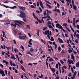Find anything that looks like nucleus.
<instances>
[{
	"mask_svg": "<svg viewBox=\"0 0 79 79\" xmlns=\"http://www.w3.org/2000/svg\"><path fill=\"white\" fill-rule=\"evenodd\" d=\"M43 33L44 34H45V35H47V37H48L49 39H50V35H52V31H50L49 30H46L45 31V32H43Z\"/></svg>",
	"mask_w": 79,
	"mask_h": 79,
	"instance_id": "1",
	"label": "nucleus"
},
{
	"mask_svg": "<svg viewBox=\"0 0 79 79\" xmlns=\"http://www.w3.org/2000/svg\"><path fill=\"white\" fill-rule=\"evenodd\" d=\"M56 26L57 28H58L61 30H63V32L64 33L66 32V31L64 30L63 27L60 25L59 23H56Z\"/></svg>",
	"mask_w": 79,
	"mask_h": 79,
	"instance_id": "2",
	"label": "nucleus"
},
{
	"mask_svg": "<svg viewBox=\"0 0 79 79\" xmlns=\"http://www.w3.org/2000/svg\"><path fill=\"white\" fill-rule=\"evenodd\" d=\"M20 17L22 18H26V13L23 12H20Z\"/></svg>",
	"mask_w": 79,
	"mask_h": 79,
	"instance_id": "3",
	"label": "nucleus"
},
{
	"mask_svg": "<svg viewBox=\"0 0 79 79\" xmlns=\"http://www.w3.org/2000/svg\"><path fill=\"white\" fill-rule=\"evenodd\" d=\"M15 22H16V23H19V24H20L21 25H22V23H23V24H24V22L21 20H15Z\"/></svg>",
	"mask_w": 79,
	"mask_h": 79,
	"instance_id": "4",
	"label": "nucleus"
},
{
	"mask_svg": "<svg viewBox=\"0 0 79 79\" xmlns=\"http://www.w3.org/2000/svg\"><path fill=\"white\" fill-rule=\"evenodd\" d=\"M67 62L68 63H69V64H71V63H72V64H74V62H73V60H71L70 61L69 60V59L68 60Z\"/></svg>",
	"mask_w": 79,
	"mask_h": 79,
	"instance_id": "5",
	"label": "nucleus"
},
{
	"mask_svg": "<svg viewBox=\"0 0 79 79\" xmlns=\"http://www.w3.org/2000/svg\"><path fill=\"white\" fill-rule=\"evenodd\" d=\"M16 25H17L19 27H21L20 26H19V24H18V23H15V24H13V23H11L10 24V26H14L15 27H16Z\"/></svg>",
	"mask_w": 79,
	"mask_h": 79,
	"instance_id": "6",
	"label": "nucleus"
},
{
	"mask_svg": "<svg viewBox=\"0 0 79 79\" xmlns=\"http://www.w3.org/2000/svg\"><path fill=\"white\" fill-rule=\"evenodd\" d=\"M2 62H3V63H6V66H8V63H9L8 62L6 61L5 60H2Z\"/></svg>",
	"mask_w": 79,
	"mask_h": 79,
	"instance_id": "7",
	"label": "nucleus"
},
{
	"mask_svg": "<svg viewBox=\"0 0 79 79\" xmlns=\"http://www.w3.org/2000/svg\"><path fill=\"white\" fill-rule=\"evenodd\" d=\"M71 59L73 60V61H75V60H74V59H75V57L73 55V54H72L71 55Z\"/></svg>",
	"mask_w": 79,
	"mask_h": 79,
	"instance_id": "8",
	"label": "nucleus"
},
{
	"mask_svg": "<svg viewBox=\"0 0 79 79\" xmlns=\"http://www.w3.org/2000/svg\"><path fill=\"white\" fill-rule=\"evenodd\" d=\"M58 40L60 41V43H61V44H63V41L61 40V39L59 38H58Z\"/></svg>",
	"mask_w": 79,
	"mask_h": 79,
	"instance_id": "9",
	"label": "nucleus"
},
{
	"mask_svg": "<svg viewBox=\"0 0 79 79\" xmlns=\"http://www.w3.org/2000/svg\"><path fill=\"white\" fill-rule=\"evenodd\" d=\"M31 41H32V39H30L29 40V42H28L29 44L30 45H32V43H31Z\"/></svg>",
	"mask_w": 79,
	"mask_h": 79,
	"instance_id": "10",
	"label": "nucleus"
},
{
	"mask_svg": "<svg viewBox=\"0 0 79 79\" xmlns=\"http://www.w3.org/2000/svg\"><path fill=\"white\" fill-rule=\"evenodd\" d=\"M19 8H20V10H26V8H25V7H21V6H20L19 7Z\"/></svg>",
	"mask_w": 79,
	"mask_h": 79,
	"instance_id": "11",
	"label": "nucleus"
},
{
	"mask_svg": "<svg viewBox=\"0 0 79 79\" xmlns=\"http://www.w3.org/2000/svg\"><path fill=\"white\" fill-rule=\"evenodd\" d=\"M26 53L27 54H29V55H31V56H33V55L30 53V51H27Z\"/></svg>",
	"mask_w": 79,
	"mask_h": 79,
	"instance_id": "12",
	"label": "nucleus"
},
{
	"mask_svg": "<svg viewBox=\"0 0 79 79\" xmlns=\"http://www.w3.org/2000/svg\"><path fill=\"white\" fill-rule=\"evenodd\" d=\"M21 69H22V70L23 71H25V69H24V67H23V65H21Z\"/></svg>",
	"mask_w": 79,
	"mask_h": 79,
	"instance_id": "13",
	"label": "nucleus"
},
{
	"mask_svg": "<svg viewBox=\"0 0 79 79\" xmlns=\"http://www.w3.org/2000/svg\"><path fill=\"white\" fill-rule=\"evenodd\" d=\"M3 47H4V48H3ZM1 48H2L3 49H5V48H6L5 45H4L3 46H2V45H1Z\"/></svg>",
	"mask_w": 79,
	"mask_h": 79,
	"instance_id": "14",
	"label": "nucleus"
},
{
	"mask_svg": "<svg viewBox=\"0 0 79 79\" xmlns=\"http://www.w3.org/2000/svg\"><path fill=\"white\" fill-rule=\"evenodd\" d=\"M61 50V48L60 46H59L58 48V52H60Z\"/></svg>",
	"mask_w": 79,
	"mask_h": 79,
	"instance_id": "15",
	"label": "nucleus"
},
{
	"mask_svg": "<svg viewBox=\"0 0 79 79\" xmlns=\"http://www.w3.org/2000/svg\"><path fill=\"white\" fill-rule=\"evenodd\" d=\"M10 58L12 59H14V60H16V57H15L14 55H12V56H10Z\"/></svg>",
	"mask_w": 79,
	"mask_h": 79,
	"instance_id": "16",
	"label": "nucleus"
},
{
	"mask_svg": "<svg viewBox=\"0 0 79 79\" xmlns=\"http://www.w3.org/2000/svg\"><path fill=\"white\" fill-rule=\"evenodd\" d=\"M3 73H4V71L3 70H1L0 71V74H2Z\"/></svg>",
	"mask_w": 79,
	"mask_h": 79,
	"instance_id": "17",
	"label": "nucleus"
},
{
	"mask_svg": "<svg viewBox=\"0 0 79 79\" xmlns=\"http://www.w3.org/2000/svg\"><path fill=\"white\" fill-rule=\"evenodd\" d=\"M61 53L63 54V53H65L66 52L64 51V50L63 49L62 51L61 52Z\"/></svg>",
	"mask_w": 79,
	"mask_h": 79,
	"instance_id": "18",
	"label": "nucleus"
},
{
	"mask_svg": "<svg viewBox=\"0 0 79 79\" xmlns=\"http://www.w3.org/2000/svg\"><path fill=\"white\" fill-rule=\"evenodd\" d=\"M40 1V6H42L43 5V4L42 3V2H41V1L40 0H39Z\"/></svg>",
	"mask_w": 79,
	"mask_h": 79,
	"instance_id": "19",
	"label": "nucleus"
},
{
	"mask_svg": "<svg viewBox=\"0 0 79 79\" xmlns=\"http://www.w3.org/2000/svg\"><path fill=\"white\" fill-rule=\"evenodd\" d=\"M51 70L53 73H55V69L54 68H52Z\"/></svg>",
	"mask_w": 79,
	"mask_h": 79,
	"instance_id": "20",
	"label": "nucleus"
},
{
	"mask_svg": "<svg viewBox=\"0 0 79 79\" xmlns=\"http://www.w3.org/2000/svg\"><path fill=\"white\" fill-rule=\"evenodd\" d=\"M16 6H15L13 7H10V8L11 9H15V8H16Z\"/></svg>",
	"mask_w": 79,
	"mask_h": 79,
	"instance_id": "21",
	"label": "nucleus"
},
{
	"mask_svg": "<svg viewBox=\"0 0 79 79\" xmlns=\"http://www.w3.org/2000/svg\"><path fill=\"white\" fill-rule=\"evenodd\" d=\"M76 67H79V62H77L76 64Z\"/></svg>",
	"mask_w": 79,
	"mask_h": 79,
	"instance_id": "22",
	"label": "nucleus"
},
{
	"mask_svg": "<svg viewBox=\"0 0 79 79\" xmlns=\"http://www.w3.org/2000/svg\"><path fill=\"white\" fill-rule=\"evenodd\" d=\"M73 10H76V9L77 8V6H73Z\"/></svg>",
	"mask_w": 79,
	"mask_h": 79,
	"instance_id": "23",
	"label": "nucleus"
},
{
	"mask_svg": "<svg viewBox=\"0 0 79 79\" xmlns=\"http://www.w3.org/2000/svg\"><path fill=\"white\" fill-rule=\"evenodd\" d=\"M41 42H42L43 43H44V45H45V44H46V43H45V40L43 41V40L41 39Z\"/></svg>",
	"mask_w": 79,
	"mask_h": 79,
	"instance_id": "24",
	"label": "nucleus"
},
{
	"mask_svg": "<svg viewBox=\"0 0 79 79\" xmlns=\"http://www.w3.org/2000/svg\"><path fill=\"white\" fill-rule=\"evenodd\" d=\"M14 35H16V34H17V32H16V31L15 30H14Z\"/></svg>",
	"mask_w": 79,
	"mask_h": 79,
	"instance_id": "25",
	"label": "nucleus"
},
{
	"mask_svg": "<svg viewBox=\"0 0 79 79\" xmlns=\"http://www.w3.org/2000/svg\"><path fill=\"white\" fill-rule=\"evenodd\" d=\"M6 48L7 49V50H10L11 49V47H8L7 46H6Z\"/></svg>",
	"mask_w": 79,
	"mask_h": 79,
	"instance_id": "26",
	"label": "nucleus"
},
{
	"mask_svg": "<svg viewBox=\"0 0 79 79\" xmlns=\"http://www.w3.org/2000/svg\"><path fill=\"white\" fill-rule=\"evenodd\" d=\"M45 2L48 3V4H49V5H51V3H50L47 0H45Z\"/></svg>",
	"mask_w": 79,
	"mask_h": 79,
	"instance_id": "27",
	"label": "nucleus"
},
{
	"mask_svg": "<svg viewBox=\"0 0 79 79\" xmlns=\"http://www.w3.org/2000/svg\"><path fill=\"white\" fill-rule=\"evenodd\" d=\"M56 8H57V7L56 6H55V7L54 10H53V11H56Z\"/></svg>",
	"mask_w": 79,
	"mask_h": 79,
	"instance_id": "28",
	"label": "nucleus"
},
{
	"mask_svg": "<svg viewBox=\"0 0 79 79\" xmlns=\"http://www.w3.org/2000/svg\"><path fill=\"white\" fill-rule=\"evenodd\" d=\"M51 41H54V39H53V37L52 36L51 37V38L50 39Z\"/></svg>",
	"mask_w": 79,
	"mask_h": 79,
	"instance_id": "29",
	"label": "nucleus"
},
{
	"mask_svg": "<svg viewBox=\"0 0 79 79\" xmlns=\"http://www.w3.org/2000/svg\"><path fill=\"white\" fill-rule=\"evenodd\" d=\"M47 6H48V7H49V8L52 9V6H50V5H49L47 4Z\"/></svg>",
	"mask_w": 79,
	"mask_h": 79,
	"instance_id": "30",
	"label": "nucleus"
},
{
	"mask_svg": "<svg viewBox=\"0 0 79 79\" xmlns=\"http://www.w3.org/2000/svg\"><path fill=\"white\" fill-rule=\"evenodd\" d=\"M37 21H38L39 23H41V24H42V21L40 20H39L38 19Z\"/></svg>",
	"mask_w": 79,
	"mask_h": 79,
	"instance_id": "31",
	"label": "nucleus"
},
{
	"mask_svg": "<svg viewBox=\"0 0 79 79\" xmlns=\"http://www.w3.org/2000/svg\"><path fill=\"white\" fill-rule=\"evenodd\" d=\"M48 26L49 27L50 29H52V28H53V27H52V26L51 25H48Z\"/></svg>",
	"mask_w": 79,
	"mask_h": 79,
	"instance_id": "32",
	"label": "nucleus"
},
{
	"mask_svg": "<svg viewBox=\"0 0 79 79\" xmlns=\"http://www.w3.org/2000/svg\"><path fill=\"white\" fill-rule=\"evenodd\" d=\"M27 28L28 29H30V26L29 25H27Z\"/></svg>",
	"mask_w": 79,
	"mask_h": 79,
	"instance_id": "33",
	"label": "nucleus"
},
{
	"mask_svg": "<svg viewBox=\"0 0 79 79\" xmlns=\"http://www.w3.org/2000/svg\"><path fill=\"white\" fill-rule=\"evenodd\" d=\"M49 61H54V60L52 58H50L49 59Z\"/></svg>",
	"mask_w": 79,
	"mask_h": 79,
	"instance_id": "34",
	"label": "nucleus"
},
{
	"mask_svg": "<svg viewBox=\"0 0 79 79\" xmlns=\"http://www.w3.org/2000/svg\"><path fill=\"white\" fill-rule=\"evenodd\" d=\"M47 29V27H43V31H45L46 29Z\"/></svg>",
	"mask_w": 79,
	"mask_h": 79,
	"instance_id": "35",
	"label": "nucleus"
},
{
	"mask_svg": "<svg viewBox=\"0 0 79 79\" xmlns=\"http://www.w3.org/2000/svg\"><path fill=\"white\" fill-rule=\"evenodd\" d=\"M34 18H35V19H37V20H38V19H38V18H37V17L36 16H35L34 17Z\"/></svg>",
	"mask_w": 79,
	"mask_h": 79,
	"instance_id": "36",
	"label": "nucleus"
},
{
	"mask_svg": "<svg viewBox=\"0 0 79 79\" xmlns=\"http://www.w3.org/2000/svg\"><path fill=\"white\" fill-rule=\"evenodd\" d=\"M30 51L31 52H33V51H34V49L32 48H31L30 49Z\"/></svg>",
	"mask_w": 79,
	"mask_h": 79,
	"instance_id": "37",
	"label": "nucleus"
},
{
	"mask_svg": "<svg viewBox=\"0 0 79 79\" xmlns=\"http://www.w3.org/2000/svg\"><path fill=\"white\" fill-rule=\"evenodd\" d=\"M63 26H68V24H67V23H64L63 24Z\"/></svg>",
	"mask_w": 79,
	"mask_h": 79,
	"instance_id": "38",
	"label": "nucleus"
},
{
	"mask_svg": "<svg viewBox=\"0 0 79 79\" xmlns=\"http://www.w3.org/2000/svg\"><path fill=\"white\" fill-rule=\"evenodd\" d=\"M60 62L61 64H64V62L62 60H60Z\"/></svg>",
	"mask_w": 79,
	"mask_h": 79,
	"instance_id": "39",
	"label": "nucleus"
},
{
	"mask_svg": "<svg viewBox=\"0 0 79 79\" xmlns=\"http://www.w3.org/2000/svg\"><path fill=\"white\" fill-rule=\"evenodd\" d=\"M48 24H50V25L52 24V23L50 22V21H49L48 22Z\"/></svg>",
	"mask_w": 79,
	"mask_h": 79,
	"instance_id": "40",
	"label": "nucleus"
},
{
	"mask_svg": "<svg viewBox=\"0 0 79 79\" xmlns=\"http://www.w3.org/2000/svg\"><path fill=\"white\" fill-rule=\"evenodd\" d=\"M76 74H77V72H76V71H75L73 75L75 76H76Z\"/></svg>",
	"mask_w": 79,
	"mask_h": 79,
	"instance_id": "41",
	"label": "nucleus"
},
{
	"mask_svg": "<svg viewBox=\"0 0 79 79\" xmlns=\"http://www.w3.org/2000/svg\"><path fill=\"white\" fill-rule=\"evenodd\" d=\"M19 39H24V38L21 36H19Z\"/></svg>",
	"mask_w": 79,
	"mask_h": 79,
	"instance_id": "42",
	"label": "nucleus"
},
{
	"mask_svg": "<svg viewBox=\"0 0 79 79\" xmlns=\"http://www.w3.org/2000/svg\"><path fill=\"white\" fill-rule=\"evenodd\" d=\"M15 73H16V74H18V70H17V69H15Z\"/></svg>",
	"mask_w": 79,
	"mask_h": 79,
	"instance_id": "43",
	"label": "nucleus"
},
{
	"mask_svg": "<svg viewBox=\"0 0 79 79\" xmlns=\"http://www.w3.org/2000/svg\"><path fill=\"white\" fill-rule=\"evenodd\" d=\"M48 58H50V56H49L47 57V59H46V60L47 61H48Z\"/></svg>",
	"mask_w": 79,
	"mask_h": 79,
	"instance_id": "44",
	"label": "nucleus"
},
{
	"mask_svg": "<svg viewBox=\"0 0 79 79\" xmlns=\"http://www.w3.org/2000/svg\"><path fill=\"white\" fill-rule=\"evenodd\" d=\"M20 48H22L23 50H24V47H23L22 46H21V47H20Z\"/></svg>",
	"mask_w": 79,
	"mask_h": 79,
	"instance_id": "45",
	"label": "nucleus"
},
{
	"mask_svg": "<svg viewBox=\"0 0 79 79\" xmlns=\"http://www.w3.org/2000/svg\"><path fill=\"white\" fill-rule=\"evenodd\" d=\"M56 67L57 69H58V64H56Z\"/></svg>",
	"mask_w": 79,
	"mask_h": 79,
	"instance_id": "46",
	"label": "nucleus"
},
{
	"mask_svg": "<svg viewBox=\"0 0 79 79\" xmlns=\"http://www.w3.org/2000/svg\"><path fill=\"white\" fill-rule=\"evenodd\" d=\"M3 6H4V7H5V8H9V6H6L5 5H4Z\"/></svg>",
	"mask_w": 79,
	"mask_h": 79,
	"instance_id": "47",
	"label": "nucleus"
},
{
	"mask_svg": "<svg viewBox=\"0 0 79 79\" xmlns=\"http://www.w3.org/2000/svg\"><path fill=\"white\" fill-rule=\"evenodd\" d=\"M50 48L51 50H52V52H53V48H52V46H50Z\"/></svg>",
	"mask_w": 79,
	"mask_h": 79,
	"instance_id": "48",
	"label": "nucleus"
},
{
	"mask_svg": "<svg viewBox=\"0 0 79 79\" xmlns=\"http://www.w3.org/2000/svg\"><path fill=\"white\" fill-rule=\"evenodd\" d=\"M54 48L55 49H56L57 48V45L56 44H55Z\"/></svg>",
	"mask_w": 79,
	"mask_h": 79,
	"instance_id": "49",
	"label": "nucleus"
},
{
	"mask_svg": "<svg viewBox=\"0 0 79 79\" xmlns=\"http://www.w3.org/2000/svg\"><path fill=\"white\" fill-rule=\"evenodd\" d=\"M31 8H35V7L33 5H31Z\"/></svg>",
	"mask_w": 79,
	"mask_h": 79,
	"instance_id": "50",
	"label": "nucleus"
},
{
	"mask_svg": "<svg viewBox=\"0 0 79 79\" xmlns=\"http://www.w3.org/2000/svg\"><path fill=\"white\" fill-rule=\"evenodd\" d=\"M46 17L48 18V19H51V17L50 16H48V15L46 16Z\"/></svg>",
	"mask_w": 79,
	"mask_h": 79,
	"instance_id": "51",
	"label": "nucleus"
},
{
	"mask_svg": "<svg viewBox=\"0 0 79 79\" xmlns=\"http://www.w3.org/2000/svg\"><path fill=\"white\" fill-rule=\"evenodd\" d=\"M13 42L15 44H16V40H13Z\"/></svg>",
	"mask_w": 79,
	"mask_h": 79,
	"instance_id": "52",
	"label": "nucleus"
},
{
	"mask_svg": "<svg viewBox=\"0 0 79 79\" xmlns=\"http://www.w3.org/2000/svg\"><path fill=\"white\" fill-rule=\"evenodd\" d=\"M46 16V11H45L44 12V16Z\"/></svg>",
	"mask_w": 79,
	"mask_h": 79,
	"instance_id": "53",
	"label": "nucleus"
},
{
	"mask_svg": "<svg viewBox=\"0 0 79 79\" xmlns=\"http://www.w3.org/2000/svg\"><path fill=\"white\" fill-rule=\"evenodd\" d=\"M76 19H75V18H74L73 19V23H75V21Z\"/></svg>",
	"mask_w": 79,
	"mask_h": 79,
	"instance_id": "54",
	"label": "nucleus"
},
{
	"mask_svg": "<svg viewBox=\"0 0 79 79\" xmlns=\"http://www.w3.org/2000/svg\"><path fill=\"white\" fill-rule=\"evenodd\" d=\"M1 39H2V42H3V41H4V39H3V37H2L1 38Z\"/></svg>",
	"mask_w": 79,
	"mask_h": 79,
	"instance_id": "55",
	"label": "nucleus"
},
{
	"mask_svg": "<svg viewBox=\"0 0 79 79\" xmlns=\"http://www.w3.org/2000/svg\"><path fill=\"white\" fill-rule=\"evenodd\" d=\"M2 32V33H3V37H4V36H5V31H3Z\"/></svg>",
	"mask_w": 79,
	"mask_h": 79,
	"instance_id": "56",
	"label": "nucleus"
},
{
	"mask_svg": "<svg viewBox=\"0 0 79 79\" xmlns=\"http://www.w3.org/2000/svg\"><path fill=\"white\" fill-rule=\"evenodd\" d=\"M66 29H67V30L68 31H69V32H71V31H70V30H69V28H68V27L67 28H66Z\"/></svg>",
	"mask_w": 79,
	"mask_h": 79,
	"instance_id": "57",
	"label": "nucleus"
},
{
	"mask_svg": "<svg viewBox=\"0 0 79 79\" xmlns=\"http://www.w3.org/2000/svg\"><path fill=\"white\" fill-rule=\"evenodd\" d=\"M57 6L58 8H59V6H60V4L58 2H57Z\"/></svg>",
	"mask_w": 79,
	"mask_h": 79,
	"instance_id": "58",
	"label": "nucleus"
},
{
	"mask_svg": "<svg viewBox=\"0 0 79 79\" xmlns=\"http://www.w3.org/2000/svg\"><path fill=\"white\" fill-rule=\"evenodd\" d=\"M47 11L48 13L49 14H50V11H48V10H47Z\"/></svg>",
	"mask_w": 79,
	"mask_h": 79,
	"instance_id": "59",
	"label": "nucleus"
},
{
	"mask_svg": "<svg viewBox=\"0 0 79 79\" xmlns=\"http://www.w3.org/2000/svg\"><path fill=\"white\" fill-rule=\"evenodd\" d=\"M28 35H29L30 37H31V34H30V33H28Z\"/></svg>",
	"mask_w": 79,
	"mask_h": 79,
	"instance_id": "60",
	"label": "nucleus"
},
{
	"mask_svg": "<svg viewBox=\"0 0 79 79\" xmlns=\"http://www.w3.org/2000/svg\"><path fill=\"white\" fill-rule=\"evenodd\" d=\"M20 63L21 64H23V60H21L20 61Z\"/></svg>",
	"mask_w": 79,
	"mask_h": 79,
	"instance_id": "61",
	"label": "nucleus"
},
{
	"mask_svg": "<svg viewBox=\"0 0 79 79\" xmlns=\"http://www.w3.org/2000/svg\"><path fill=\"white\" fill-rule=\"evenodd\" d=\"M42 48H39V52H41L42 51Z\"/></svg>",
	"mask_w": 79,
	"mask_h": 79,
	"instance_id": "62",
	"label": "nucleus"
},
{
	"mask_svg": "<svg viewBox=\"0 0 79 79\" xmlns=\"http://www.w3.org/2000/svg\"><path fill=\"white\" fill-rule=\"evenodd\" d=\"M77 28L79 30V25H77Z\"/></svg>",
	"mask_w": 79,
	"mask_h": 79,
	"instance_id": "63",
	"label": "nucleus"
},
{
	"mask_svg": "<svg viewBox=\"0 0 79 79\" xmlns=\"http://www.w3.org/2000/svg\"><path fill=\"white\" fill-rule=\"evenodd\" d=\"M71 73H70L68 75L69 76V77H71Z\"/></svg>",
	"mask_w": 79,
	"mask_h": 79,
	"instance_id": "64",
	"label": "nucleus"
}]
</instances>
